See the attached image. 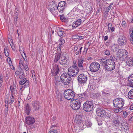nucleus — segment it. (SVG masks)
<instances>
[{"label":"nucleus","mask_w":133,"mask_h":133,"mask_svg":"<svg viewBox=\"0 0 133 133\" xmlns=\"http://www.w3.org/2000/svg\"><path fill=\"white\" fill-rule=\"evenodd\" d=\"M66 53L56 54L55 55L54 62L56 63L58 61L59 63L63 65H65L67 63L68 59Z\"/></svg>","instance_id":"obj_1"},{"label":"nucleus","mask_w":133,"mask_h":133,"mask_svg":"<svg viewBox=\"0 0 133 133\" xmlns=\"http://www.w3.org/2000/svg\"><path fill=\"white\" fill-rule=\"evenodd\" d=\"M94 107L92 102L87 101L83 104V109L85 111L90 112L93 109Z\"/></svg>","instance_id":"obj_2"},{"label":"nucleus","mask_w":133,"mask_h":133,"mask_svg":"<svg viewBox=\"0 0 133 133\" xmlns=\"http://www.w3.org/2000/svg\"><path fill=\"white\" fill-rule=\"evenodd\" d=\"M114 106L117 108H122L124 104V100L121 98H117L113 102Z\"/></svg>","instance_id":"obj_3"},{"label":"nucleus","mask_w":133,"mask_h":133,"mask_svg":"<svg viewBox=\"0 0 133 133\" xmlns=\"http://www.w3.org/2000/svg\"><path fill=\"white\" fill-rule=\"evenodd\" d=\"M70 106L73 109L77 110L81 107V102L78 99H73L71 102Z\"/></svg>","instance_id":"obj_4"},{"label":"nucleus","mask_w":133,"mask_h":133,"mask_svg":"<svg viewBox=\"0 0 133 133\" xmlns=\"http://www.w3.org/2000/svg\"><path fill=\"white\" fill-rule=\"evenodd\" d=\"M64 95L66 99L69 100L73 99L75 96L74 92L70 89L65 91L64 92Z\"/></svg>","instance_id":"obj_5"},{"label":"nucleus","mask_w":133,"mask_h":133,"mask_svg":"<svg viewBox=\"0 0 133 133\" xmlns=\"http://www.w3.org/2000/svg\"><path fill=\"white\" fill-rule=\"evenodd\" d=\"M79 72V69L78 67H74L71 66L68 68V74L71 76L75 77L77 75Z\"/></svg>","instance_id":"obj_6"},{"label":"nucleus","mask_w":133,"mask_h":133,"mask_svg":"<svg viewBox=\"0 0 133 133\" xmlns=\"http://www.w3.org/2000/svg\"><path fill=\"white\" fill-rule=\"evenodd\" d=\"M115 63L114 60L112 59H108V64L105 68L107 70H113L115 69Z\"/></svg>","instance_id":"obj_7"},{"label":"nucleus","mask_w":133,"mask_h":133,"mask_svg":"<svg viewBox=\"0 0 133 133\" xmlns=\"http://www.w3.org/2000/svg\"><path fill=\"white\" fill-rule=\"evenodd\" d=\"M100 67V65L98 63L96 62H94L91 63L89 68L91 72H95L99 70Z\"/></svg>","instance_id":"obj_8"},{"label":"nucleus","mask_w":133,"mask_h":133,"mask_svg":"<svg viewBox=\"0 0 133 133\" xmlns=\"http://www.w3.org/2000/svg\"><path fill=\"white\" fill-rule=\"evenodd\" d=\"M67 6L66 4L65 1L60 2L58 4L57 9L58 11L60 13H63L65 8Z\"/></svg>","instance_id":"obj_9"},{"label":"nucleus","mask_w":133,"mask_h":133,"mask_svg":"<svg viewBox=\"0 0 133 133\" xmlns=\"http://www.w3.org/2000/svg\"><path fill=\"white\" fill-rule=\"evenodd\" d=\"M127 43V39L123 35H120L118 40V43L121 46H123Z\"/></svg>","instance_id":"obj_10"},{"label":"nucleus","mask_w":133,"mask_h":133,"mask_svg":"<svg viewBox=\"0 0 133 133\" xmlns=\"http://www.w3.org/2000/svg\"><path fill=\"white\" fill-rule=\"evenodd\" d=\"M78 80L80 84L85 83L87 80V77L83 74L79 75L78 77Z\"/></svg>","instance_id":"obj_11"},{"label":"nucleus","mask_w":133,"mask_h":133,"mask_svg":"<svg viewBox=\"0 0 133 133\" xmlns=\"http://www.w3.org/2000/svg\"><path fill=\"white\" fill-rule=\"evenodd\" d=\"M96 112L98 116L102 117L104 116L106 114V112L104 109L100 108H97Z\"/></svg>","instance_id":"obj_12"},{"label":"nucleus","mask_w":133,"mask_h":133,"mask_svg":"<svg viewBox=\"0 0 133 133\" xmlns=\"http://www.w3.org/2000/svg\"><path fill=\"white\" fill-rule=\"evenodd\" d=\"M112 119H113L112 123L115 126L118 127L120 124H121V125H122V123H120L119 120V116L114 115Z\"/></svg>","instance_id":"obj_13"},{"label":"nucleus","mask_w":133,"mask_h":133,"mask_svg":"<svg viewBox=\"0 0 133 133\" xmlns=\"http://www.w3.org/2000/svg\"><path fill=\"white\" fill-rule=\"evenodd\" d=\"M32 105L35 111L38 110L41 107V103L37 101L32 102Z\"/></svg>","instance_id":"obj_14"},{"label":"nucleus","mask_w":133,"mask_h":133,"mask_svg":"<svg viewBox=\"0 0 133 133\" xmlns=\"http://www.w3.org/2000/svg\"><path fill=\"white\" fill-rule=\"evenodd\" d=\"M52 75L54 76L58 74L60 72L59 68L57 64H55V66L53 68V70L51 71Z\"/></svg>","instance_id":"obj_15"},{"label":"nucleus","mask_w":133,"mask_h":133,"mask_svg":"<svg viewBox=\"0 0 133 133\" xmlns=\"http://www.w3.org/2000/svg\"><path fill=\"white\" fill-rule=\"evenodd\" d=\"M25 120L26 123L28 125L33 124L35 122L34 118L30 116L26 117Z\"/></svg>","instance_id":"obj_16"},{"label":"nucleus","mask_w":133,"mask_h":133,"mask_svg":"<svg viewBox=\"0 0 133 133\" xmlns=\"http://www.w3.org/2000/svg\"><path fill=\"white\" fill-rule=\"evenodd\" d=\"M22 79V80L19 82V84L21 85H24L25 88L29 85V81L26 78H23Z\"/></svg>","instance_id":"obj_17"},{"label":"nucleus","mask_w":133,"mask_h":133,"mask_svg":"<svg viewBox=\"0 0 133 133\" xmlns=\"http://www.w3.org/2000/svg\"><path fill=\"white\" fill-rule=\"evenodd\" d=\"M128 81L129 83L127 84V86L133 88V74L129 76Z\"/></svg>","instance_id":"obj_18"},{"label":"nucleus","mask_w":133,"mask_h":133,"mask_svg":"<svg viewBox=\"0 0 133 133\" xmlns=\"http://www.w3.org/2000/svg\"><path fill=\"white\" fill-rule=\"evenodd\" d=\"M61 82L64 84L66 85H68L70 82L71 78H64L60 79Z\"/></svg>","instance_id":"obj_19"},{"label":"nucleus","mask_w":133,"mask_h":133,"mask_svg":"<svg viewBox=\"0 0 133 133\" xmlns=\"http://www.w3.org/2000/svg\"><path fill=\"white\" fill-rule=\"evenodd\" d=\"M82 115H77L76 116L75 119V122L77 124L80 125L82 122Z\"/></svg>","instance_id":"obj_20"},{"label":"nucleus","mask_w":133,"mask_h":133,"mask_svg":"<svg viewBox=\"0 0 133 133\" xmlns=\"http://www.w3.org/2000/svg\"><path fill=\"white\" fill-rule=\"evenodd\" d=\"M125 59H126V63L128 66H133V58L132 57H128Z\"/></svg>","instance_id":"obj_21"},{"label":"nucleus","mask_w":133,"mask_h":133,"mask_svg":"<svg viewBox=\"0 0 133 133\" xmlns=\"http://www.w3.org/2000/svg\"><path fill=\"white\" fill-rule=\"evenodd\" d=\"M81 19H78L73 22L72 25V27L76 28L80 25L81 24Z\"/></svg>","instance_id":"obj_22"},{"label":"nucleus","mask_w":133,"mask_h":133,"mask_svg":"<svg viewBox=\"0 0 133 133\" xmlns=\"http://www.w3.org/2000/svg\"><path fill=\"white\" fill-rule=\"evenodd\" d=\"M24 110L25 112L26 113L27 115L29 114L31 110V108L28 104L25 105Z\"/></svg>","instance_id":"obj_23"},{"label":"nucleus","mask_w":133,"mask_h":133,"mask_svg":"<svg viewBox=\"0 0 133 133\" xmlns=\"http://www.w3.org/2000/svg\"><path fill=\"white\" fill-rule=\"evenodd\" d=\"M119 51L120 52L125 58L128 57V52L125 49H121L119 50Z\"/></svg>","instance_id":"obj_24"},{"label":"nucleus","mask_w":133,"mask_h":133,"mask_svg":"<svg viewBox=\"0 0 133 133\" xmlns=\"http://www.w3.org/2000/svg\"><path fill=\"white\" fill-rule=\"evenodd\" d=\"M108 59H107L105 58H103L100 61L101 63L102 64L103 66L105 68H106V66L108 64Z\"/></svg>","instance_id":"obj_25"},{"label":"nucleus","mask_w":133,"mask_h":133,"mask_svg":"<svg viewBox=\"0 0 133 133\" xmlns=\"http://www.w3.org/2000/svg\"><path fill=\"white\" fill-rule=\"evenodd\" d=\"M114 114H115L114 112L110 111H108L107 112H106V114L104 116L107 117H108L109 118H112L114 116Z\"/></svg>","instance_id":"obj_26"},{"label":"nucleus","mask_w":133,"mask_h":133,"mask_svg":"<svg viewBox=\"0 0 133 133\" xmlns=\"http://www.w3.org/2000/svg\"><path fill=\"white\" fill-rule=\"evenodd\" d=\"M120 52L119 51H118L117 55V57L118 59L121 61H123L125 59V58L122 55Z\"/></svg>","instance_id":"obj_27"},{"label":"nucleus","mask_w":133,"mask_h":133,"mask_svg":"<svg viewBox=\"0 0 133 133\" xmlns=\"http://www.w3.org/2000/svg\"><path fill=\"white\" fill-rule=\"evenodd\" d=\"M118 48V46L115 44H113L111 47V50L113 52H115L117 51Z\"/></svg>","instance_id":"obj_28"},{"label":"nucleus","mask_w":133,"mask_h":133,"mask_svg":"<svg viewBox=\"0 0 133 133\" xmlns=\"http://www.w3.org/2000/svg\"><path fill=\"white\" fill-rule=\"evenodd\" d=\"M83 123L84 124L88 127H90L92 125V123L90 120H86Z\"/></svg>","instance_id":"obj_29"},{"label":"nucleus","mask_w":133,"mask_h":133,"mask_svg":"<svg viewBox=\"0 0 133 133\" xmlns=\"http://www.w3.org/2000/svg\"><path fill=\"white\" fill-rule=\"evenodd\" d=\"M71 76L68 74V73H65L62 74L60 77V79H62L64 78H71Z\"/></svg>","instance_id":"obj_30"},{"label":"nucleus","mask_w":133,"mask_h":133,"mask_svg":"<svg viewBox=\"0 0 133 133\" xmlns=\"http://www.w3.org/2000/svg\"><path fill=\"white\" fill-rule=\"evenodd\" d=\"M128 96L130 99H133V89L130 90L129 92Z\"/></svg>","instance_id":"obj_31"},{"label":"nucleus","mask_w":133,"mask_h":133,"mask_svg":"<svg viewBox=\"0 0 133 133\" xmlns=\"http://www.w3.org/2000/svg\"><path fill=\"white\" fill-rule=\"evenodd\" d=\"M78 66L79 68H81V69L83 68V60L82 58H80L78 60Z\"/></svg>","instance_id":"obj_32"},{"label":"nucleus","mask_w":133,"mask_h":133,"mask_svg":"<svg viewBox=\"0 0 133 133\" xmlns=\"http://www.w3.org/2000/svg\"><path fill=\"white\" fill-rule=\"evenodd\" d=\"M25 75L24 74L23 71V70L21 69L20 70V71L19 72V78L20 79L22 78H25Z\"/></svg>","instance_id":"obj_33"},{"label":"nucleus","mask_w":133,"mask_h":133,"mask_svg":"<svg viewBox=\"0 0 133 133\" xmlns=\"http://www.w3.org/2000/svg\"><path fill=\"white\" fill-rule=\"evenodd\" d=\"M10 89L11 93L14 94L15 91L16 90V86L15 84L13 85V86L11 85L10 86Z\"/></svg>","instance_id":"obj_34"},{"label":"nucleus","mask_w":133,"mask_h":133,"mask_svg":"<svg viewBox=\"0 0 133 133\" xmlns=\"http://www.w3.org/2000/svg\"><path fill=\"white\" fill-rule=\"evenodd\" d=\"M108 29L109 31L110 30L112 32H113L115 30V28L114 27H112V24L110 23H109L108 24Z\"/></svg>","instance_id":"obj_35"},{"label":"nucleus","mask_w":133,"mask_h":133,"mask_svg":"<svg viewBox=\"0 0 133 133\" xmlns=\"http://www.w3.org/2000/svg\"><path fill=\"white\" fill-rule=\"evenodd\" d=\"M113 3H111L110 4V5L108 6V7L106 9L105 13L107 14H108V12L109 11V10L111 9V8L112 6Z\"/></svg>","instance_id":"obj_36"},{"label":"nucleus","mask_w":133,"mask_h":133,"mask_svg":"<svg viewBox=\"0 0 133 133\" xmlns=\"http://www.w3.org/2000/svg\"><path fill=\"white\" fill-rule=\"evenodd\" d=\"M60 17L61 21L65 22H67L68 21V19L65 17L63 15H60Z\"/></svg>","instance_id":"obj_37"},{"label":"nucleus","mask_w":133,"mask_h":133,"mask_svg":"<svg viewBox=\"0 0 133 133\" xmlns=\"http://www.w3.org/2000/svg\"><path fill=\"white\" fill-rule=\"evenodd\" d=\"M57 5L56 4H55V6H53L51 8H50L49 7H47L48 9L52 13L54 11L55 9L56 8Z\"/></svg>","instance_id":"obj_38"},{"label":"nucleus","mask_w":133,"mask_h":133,"mask_svg":"<svg viewBox=\"0 0 133 133\" xmlns=\"http://www.w3.org/2000/svg\"><path fill=\"white\" fill-rule=\"evenodd\" d=\"M64 32L62 30V29L60 28L59 29V31L57 32L58 35L59 36H61L63 35Z\"/></svg>","instance_id":"obj_39"},{"label":"nucleus","mask_w":133,"mask_h":133,"mask_svg":"<svg viewBox=\"0 0 133 133\" xmlns=\"http://www.w3.org/2000/svg\"><path fill=\"white\" fill-rule=\"evenodd\" d=\"M4 51L5 55L6 56L8 57L9 55V53L8 51V48L7 47H5L4 48Z\"/></svg>","instance_id":"obj_40"},{"label":"nucleus","mask_w":133,"mask_h":133,"mask_svg":"<svg viewBox=\"0 0 133 133\" xmlns=\"http://www.w3.org/2000/svg\"><path fill=\"white\" fill-rule=\"evenodd\" d=\"M85 95L86 94L85 93L81 94L80 95V96L79 97V98H81V99H84L85 97Z\"/></svg>","instance_id":"obj_41"},{"label":"nucleus","mask_w":133,"mask_h":133,"mask_svg":"<svg viewBox=\"0 0 133 133\" xmlns=\"http://www.w3.org/2000/svg\"><path fill=\"white\" fill-rule=\"evenodd\" d=\"M101 92L102 95L104 96L105 97H106L107 96H109L110 95L109 93H106L104 91H102Z\"/></svg>","instance_id":"obj_42"},{"label":"nucleus","mask_w":133,"mask_h":133,"mask_svg":"<svg viewBox=\"0 0 133 133\" xmlns=\"http://www.w3.org/2000/svg\"><path fill=\"white\" fill-rule=\"evenodd\" d=\"M3 80V78L2 76V75H0V87H1L2 85V84Z\"/></svg>","instance_id":"obj_43"},{"label":"nucleus","mask_w":133,"mask_h":133,"mask_svg":"<svg viewBox=\"0 0 133 133\" xmlns=\"http://www.w3.org/2000/svg\"><path fill=\"white\" fill-rule=\"evenodd\" d=\"M122 108H117L115 109V112L117 113H119L122 111Z\"/></svg>","instance_id":"obj_44"},{"label":"nucleus","mask_w":133,"mask_h":133,"mask_svg":"<svg viewBox=\"0 0 133 133\" xmlns=\"http://www.w3.org/2000/svg\"><path fill=\"white\" fill-rule=\"evenodd\" d=\"M97 120L98 124V125H101L103 123L101 120H99L98 118H97Z\"/></svg>","instance_id":"obj_45"},{"label":"nucleus","mask_w":133,"mask_h":133,"mask_svg":"<svg viewBox=\"0 0 133 133\" xmlns=\"http://www.w3.org/2000/svg\"><path fill=\"white\" fill-rule=\"evenodd\" d=\"M58 41L60 43H61L63 44H64L65 43V41L64 39L62 38H60L59 39Z\"/></svg>","instance_id":"obj_46"},{"label":"nucleus","mask_w":133,"mask_h":133,"mask_svg":"<svg viewBox=\"0 0 133 133\" xmlns=\"http://www.w3.org/2000/svg\"><path fill=\"white\" fill-rule=\"evenodd\" d=\"M14 101V96L11 97L10 101L9 102V104L10 105H11L12 103H13Z\"/></svg>","instance_id":"obj_47"},{"label":"nucleus","mask_w":133,"mask_h":133,"mask_svg":"<svg viewBox=\"0 0 133 133\" xmlns=\"http://www.w3.org/2000/svg\"><path fill=\"white\" fill-rule=\"evenodd\" d=\"M55 4H56L55 3H52V2H51L49 3V4L47 7H49L50 8H51L55 6Z\"/></svg>","instance_id":"obj_48"},{"label":"nucleus","mask_w":133,"mask_h":133,"mask_svg":"<svg viewBox=\"0 0 133 133\" xmlns=\"http://www.w3.org/2000/svg\"><path fill=\"white\" fill-rule=\"evenodd\" d=\"M57 131L55 129H51L49 132V133H57Z\"/></svg>","instance_id":"obj_49"},{"label":"nucleus","mask_w":133,"mask_h":133,"mask_svg":"<svg viewBox=\"0 0 133 133\" xmlns=\"http://www.w3.org/2000/svg\"><path fill=\"white\" fill-rule=\"evenodd\" d=\"M104 53L105 55L108 56L110 54V52L109 50H107L105 51Z\"/></svg>","instance_id":"obj_50"},{"label":"nucleus","mask_w":133,"mask_h":133,"mask_svg":"<svg viewBox=\"0 0 133 133\" xmlns=\"http://www.w3.org/2000/svg\"><path fill=\"white\" fill-rule=\"evenodd\" d=\"M122 26L124 27L125 28L127 26V25L125 22L124 21H123L122 23Z\"/></svg>","instance_id":"obj_51"},{"label":"nucleus","mask_w":133,"mask_h":133,"mask_svg":"<svg viewBox=\"0 0 133 133\" xmlns=\"http://www.w3.org/2000/svg\"><path fill=\"white\" fill-rule=\"evenodd\" d=\"M128 115V112H124L123 114V116L125 118L127 117Z\"/></svg>","instance_id":"obj_52"},{"label":"nucleus","mask_w":133,"mask_h":133,"mask_svg":"<svg viewBox=\"0 0 133 133\" xmlns=\"http://www.w3.org/2000/svg\"><path fill=\"white\" fill-rule=\"evenodd\" d=\"M57 47V54H58V53H61V47Z\"/></svg>","instance_id":"obj_53"},{"label":"nucleus","mask_w":133,"mask_h":133,"mask_svg":"<svg viewBox=\"0 0 133 133\" xmlns=\"http://www.w3.org/2000/svg\"><path fill=\"white\" fill-rule=\"evenodd\" d=\"M8 62L9 64V65H10V63H12V61L11 59L10 58L8 57Z\"/></svg>","instance_id":"obj_54"},{"label":"nucleus","mask_w":133,"mask_h":133,"mask_svg":"<svg viewBox=\"0 0 133 133\" xmlns=\"http://www.w3.org/2000/svg\"><path fill=\"white\" fill-rule=\"evenodd\" d=\"M24 69H25L26 71H28L29 70V69L27 65H25L24 66Z\"/></svg>","instance_id":"obj_55"},{"label":"nucleus","mask_w":133,"mask_h":133,"mask_svg":"<svg viewBox=\"0 0 133 133\" xmlns=\"http://www.w3.org/2000/svg\"><path fill=\"white\" fill-rule=\"evenodd\" d=\"M12 44H10V45L11 46V47L12 50H15V46H14L13 45V43L12 42Z\"/></svg>","instance_id":"obj_56"},{"label":"nucleus","mask_w":133,"mask_h":133,"mask_svg":"<svg viewBox=\"0 0 133 133\" xmlns=\"http://www.w3.org/2000/svg\"><path fill=\"white\" fill-rule=\"evenodd\" d=\"M15 16L16 19H17L18 18V12L17 11L16 12L15 14Z\"/></svg>","instance_id":"obj_57"},{"label":"nucleus","mask_w":133,"mask_h":133,"mask_svg":"<svg viewBox=\"0 0 133 133\" xmlns=\"http://www.w3.org/2000/svg\"><path fill=\"white\" fill-rule=\"evenodd\" d=\"M10 66L12 70H15V67L12 65H10Z\"/></svg>","instance_id":"obj_58"},{"label":"nucleus","mask_w":133,"mask_h":133,"mask_svg":"<svg viewBox=\"0 0 133 133\" xmlns=\"http://www.w3.org/2000/svg\"><path fill=\"white\" fill-rule=\"evenodd\" d=\"M77 37V38L78 39H79V40H81V39H83V36H78Z\"/></svg>","instance_id":"obj_59"},{"label":"nucleus","mask_w":133,"mask_h":133,"mask_svg":"<svg viewBox=\"0 0 133 133\" xmlns=\"http://www.w3.org/2000/svg\"><path fill=\"white\" fill-rule=\"evenodd\" d=\"M115 57H114V55H111L110 58V59H113V60H114V59H115Z\"/></svg>","instance_id":"obj_60"},{"label":"nucleus","mask_w":133,"mask_h":133,"mask_svg":"<svg viewBox=\"0 0 133 133\" xmlns=\"http://www.w3.org/2000/svg\"><path fill=\"white\" fill-rule=\"evenodd\" d=\"M63 44L60 43L57 46V47H62L63 45Z\"/></svg>","instance_id":"obj_61"},{"label":"nucleus","mask_w":133,"mask_h":133,"mask_svg":"<svg viewBox=\"0 0 133 133\" xmlns=\"http://www.w3.org/2000/svg\"><path fill=\"white\" fill-rule=\"evenodd\" d=\"M8 112V107H6V108H5V113H6L7 114Z\"/></svg>","instance_id":"obj_62"},{"label":"nucleus","mask_w":133,"mask_h":133,"mask_svg":"<svg viewBox=\"0 0 133 133\" xmlns=\"http://www.w3.org/2000/svg\"><path fill=\"white\" fill-rule=\"evenodd\" d=\"M108 37L107 36H105L104 38V41H106L108 40Z\"/></svg>","instance_id":"obj_63"},{"label":"nucleus","mask_w":133,"mask_h":133,"mask_svg":"<svg viewBox=\"0 0 133 133\" xmlns=\"http://www.w3.org/2000/svg\"><path fill=\"white\" fill-rule=\"evenodd\" d=\"M130 109L131 110H133V103L132 104V105H130Z\"/></svg>","instance_id":"obj_64"}]
</instances>
